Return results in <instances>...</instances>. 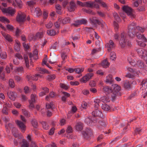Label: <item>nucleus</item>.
<instances>
[{
    "label": "nucleus",
    "instance_id": "1a4fd4ad",
    "mask_svg": "<svg viewBox=\"0 0 147 147\" xmlns=\"http://www.w3.org/2000/svg\"><path fill=\"white\" fill-rule=\"evenodd\" d=\"M96 122V120H92L91 117H88L85 119V122L87 125H95V123Z\"/></svg>",
    "mask_w": 147,
    "mask_h": 147
},
{
    "label": "nucleus",
    "instance_id": "4c0bfd02",
    "mask_svg": "<svg viewBox=\"0 0 147 147\" xmlns=\"http://www.w3.org/2000/svg\"><path fill=\"white\" fill-rule=\"evenodd\" d=\"M94 102L95 103L94 104L95 110L96 109H98V108L99 106V104L100 102V100L99 99H96L94 100Z\"/></svg>",
    "mask_w": 147,
    "mask_h": 147
},
{
    "label": "nucleus",
    "instance_id": "f8f14e48",
    "mask_svg": "<svg viewBox=\"0 0 147 147\" xmlns=\"http://www.w3.org/2000/svg\"><path fill=\"white\" fill-rule=\"evenodd\" d=\"M105 46L108 49V50L110 51L111 50L115 47V44L113 42L112 40H110L108 43H107L105 45Z\"/></svg>",
    "mask_w": 147,
    "mask_h": 147
},
{
    "label": "nucleus",
    "instance_id": "338daca9",
    "mask_svg": "<svg viewBox=\"0 0 147 147\" xmlns=\"http://www.w3.org/2000/svg\"><path fill=\"white\" fill-rule=\"evenodd\" d=\"M124 86L125 89H129L131 88L130 84L128 82L125 83L124 84Z\"/></svg>",
    "mask_w": 147,
    "mask_h": 147
},
{
    "label": "nucleus",
    "instance_id": "393cba45",
    "mask_svg": "<svg viewBox=\"0 0 147 147\" xmlns=\"http://www.w3.org/2000/svg\"><path fill=\"white\" fill-rule=\"evenodd\" d=\"M61 56L63 60L62 63H64L65 62V60L67 59V55L66 53L63 51H62L61 52Z\"/></svg>",
    "mask_w": 147,
    "mask_h": 147
},
{
    "label": "nucleus",
    "instance_id": "8fccbe9b",
    "mask_svg": "<svg viewBox=\"0 0 147 147\" xmlns=\"http://www.w3.org/2000/svg\"><path fill=\"white\" fill-rule=\"evenodd\" d=\"M42 124L44 129L46 130L48 129H49V125L45 121H42Z\"/></svg>",
    "mask_w": 147,
    "mask_h": 147
},
{
    "label": "nucleus",
    "instance_id": "0e129e2a",
    "mask_svg": "<svg viewBox=\"0 0 147 147\" xmlns=\"http://www.w3.org/2000/svg\"><path fill=\"white\" fill-rule=\"evenodd\" d=\"M121 89L120 87L118 86H116L113 89V91L115 92H117V93L118 92H119Z\"/></svg>",
    "mask_w": 147,
    "mask_h": 147
},
{
    "label": "nucleus",
    "instance_id": "052dcab7",
    "mask_svg": "<svg viewBox=\"0 0 147 147\" xmlns=\"http://www.w3.org/2000/svg\"><path fill=\"white\" fill-rule=\"evenodd\" d=\"M3 69V67H0V76L2 79H3L4 77L5 76V74L4 73H2V71Z\"/></svg>",
    "mask_w": 147,
    "mask_h": 147
},
{
    "label": "nucleus",
    "instance_id": "c03bdc74",
    "mask_svg": "<svg viewBox=\"0 0 147 147\" xmlns=\"http://www.w3.org/2000/svg\"><path fill=\"white\" fill-rule=\"evenodd\" d=\"M99 123L103 127H105L107 125V122L106 120L99 121Z\"/></svg>",
    "mask_w": 147,
    "mask_h": 147
},
{
    "label": "nucleus",
    "instance_id": "39448f33",
    "mask_svg": "<svg viewBox=\"0 0 147 147\" xmlns=\"http://www.w3.org/2000/svg\"><path fill=\"white\" fill-rule=\"evenodd\" d=\"M26 15L23 12H19L16 17L17 21L20 22H23L26 20Z\"/></svg>",
    "mask_w": 147,
    "mask_h": 147
},
{
    "label": "nucleus",
    "instance_id": "f03ea898",
    "mask_svg": "<svg viewBox=\"0 0 147 147\" xmlns=\"http://www.w3.org/2000/svg\"><path fill=\"white\" fill-rule=\"evenodd\" d=\"M137 27L135 23L132 22L128 26V35L131 38H133L135 36L136 30Z\"/></svg>",
    "mask_w": 147,
    "mask_h": 147
},
{
    "label": "nucleus",
    "instance_id": "cd10ccee",
    "mask_svg": "<svg viewBox=\"0 0 147 147\" xmlns=\"http://www.w3.org/2000/svg\"><path fill=\"white\" fill-rule=\"evenodd\" d=\"M36 2L35 1L31 0L28 1L27 2V4L28 6L31 8V9H33L32 8L34 5L36 4Z\"/></svg>",
    "mask_w": 147,
    "mask_h": 147
},
{
    "label": "nucleus",
    "instance_id": "423d86ee",
    "mask_svg": "<svg viewBox=\"0 0 147 147\" xmlns=\"http://www.w3.org/2000/svg\"><path fill=\"white\" fill-rule=\"evenodd\" d=\"M1 10L4 13H8L9 15L13 16L15 13V9L11 7H9L7 8H3Z\"/></svg>",
    "mask_w": 147,
    "mask_h": 147
},
{
    "label": "nucleus",
    "instance_id": "de8ad7c7",
    "mask_svg": "<svg viewBox=\"0 0 147 147\" xmlns=\"http://www.w3.org/2000/svg\"><path fill=\"white\" fill-rule=\"evenodd\" d=\"M55 96V93L53 92H51L50 93L49 96H47L46 97L45 99L48 100L49 99V97L53 98Z\"/></svg>",
    "mask_w": 147,
    "mask_h": 147
},
{
    "label": "nucleus",
    "instance_id": "37998d69",
    "mask_svg": "<svg viewBox=\"0 0 147 147\" xmlns=\"http://www.w3.org/2000/svg\"><path fill=\"white\" fill-rule=\"evenodd\" d=\"M84 70V68H78L74 69V71H75L76 73L79 74L82 72H83Z\"/></svg>",
    "mask_w": 147,
    "mask_h": 147
},
{
    "label": "nucleus",
    "instance_id": "aec40b11",
    "mask_svg": "<svg viewBox=\"0 0 147 147\" xmlns=\"http://www.w3.org/2000/svg\"><path fill=\"white\" fill-rule=\"evenodd\" d=\"M104 92L106 94L111 93L113 91V89L108 86L104 87L103 88Z\"/></svg>",
    "mask_w": 147,
    "mask_h": 147
},
{
    "label": "nucleus",
    "instance_id": "c85d7f7f",
    "mask_svg": "<svg viewBox=\"0 0 147 147\" xmlns=\"http://www.w3.org/2000/svg\"><path fill=\"white\" fill-rule=\"evenodd\" d=\"M76 129L78 131H80L82 130L83 129V125L81 122L78 123L76 125Z\"/></svg>",
    "mask_w": 147,
    "mask_h": 147
},
{
    "label": "nucleus",
    "instance_id": "58836bf2",
    "mask_svg": "<svg viewBox=\"0 0 147 147\" xmlns=\"http://www.w3.org/2000/svg\"><path fill=\"white\" fill-rule=\"evenodd\" d=\"M24 59L26 67L27 68H28L29 67V65L28 56L26 55H24Z\"/></svg>",
    "mask_w": 147,
    "mask_h": 147
},
{
    "label": "nucleus",
    "instance_id": "4d7b16f0",
    "mask_svg": "<svg viewBox=\"0 0 147 147\" xmlns=\"http://www.w3.org/2000/svg\"><path fill=\"white\" fill-rule=\"evenodd\" d=\"M22 111L23 114L27 117L30 116V114L25 109H22Z\"/></svg>",
    "mask_w": 147,
    "mask_h": 147
},
{
    "label": "nucleus",
    "instance_id": "774afa93",
    "mask_svg": "<svg viewBox=\"0 0 147 147\" xmlns=\"http://www.w3.org/2000/svg\"><path fill=\"white\" fill-rule=\"evenodd\" d=\"M38 54V52L36 49L33 52V57L35 59L37 58V55Z\"/></svg>",
    "mask_w": 147,
    "mask_h": 147
},
{
    "label": "nucleus",
    "instance_id": "9d476101",
    "mask_svg": "<svg viewBox=\"0 0 147 147\" xmlns=\"http://www.w3.org/2000/svg\"><path fill=\"white\" fill-rule=\"evenodd\" d=\"M93 75V74L92 73L87 74L81 79V82L83 83H86L89 79H90Z\"/></svg>",
    "mask_w": 147,
    "mask_h": 147
},
{
    "label": "nucleus",
    "instance_id": "412c9836",
    "mask_svg": "<svg viewBox=\"0 0 147 147\" xmlns=\"http://www.w3.org/2000/svg\"><path fill=\"white\" fill-rule=\"evenodd\" d=\"M133 57L132 58L131 57H128L127 60L129 64L133 66H135L136 65V62L134 61L133 59Z\"/></svg>",
    "mask_w": 147,
    "mask_h": 147
},
{
    "label": "nucleus",
    "instance_id": "c9c22d12",
    "mask_svg": "<svg viewBox=\"0 0 147 147\" xmlns=\"http://www.w3.org/2000/svg\"><path fill=\"white\" fill-rule=\"evenodd\" d=\"M37 98V96L36 94H32L31 95V100L29 101L32 102H35Z\"/></svg>",
    "mask_w": 147,
    "mask_h": 147
},
{
    "label": "nucleus",
    "instance_id": "13d9d810",
    "mask_svg": "<svg viewBox=\"0 0 147 147\" xmlns=\"http://www.w3.org/2000/svg\"><path fill=\"white\" fill-rule=\"evenodd\" d=\"M0 56L2 59H5L7 57V55L6 52H2L0 53Z\"/></svg>",
    "mask_w": 147,
    "mask_h": 147
},
{
    "label": "nucleus",
    "instance_id": "f704fd0d",
    "mask_svg": "<svg viewBox=\"0 0 147 147\" xmlns=\"http://www.w3.org/2000/svg\"><path fill=\"white\" fill-rule=\"evenodd\" d=\"M62 19L59 18L57 20L55 23L54 25L55 27L58 28L59 27L60 25L62 23L61 22Z\"/></svg>",
    "mask_w": 147,
    "mask_h": 147
},
{
    "label": "nucleus",
    "instance_id": "e433bc0d",
    "mask_svg": "<svg viewBox=\"0 0 147 147\" xmlns=\"http://www.w3.org/2000/svg\"><path fill=\"white\" fill-rule=\"evenodd\" d=\"M55 78L56 76L54 74L49 75L47 77V80L49 81L53 80L55 79Z\"/></svg>",
    "mask_w": 147,
    "mask_h": 147
},
{
    "label": "nucleus",
    "instance_id": "7c9ffc66",
    "mask_svg": "<svg viewBox=\"0 0 147 147\" xmlns=\"http://www.w3.org/2000/svg\"><path fill=\"white\" fill-rule=\"evenodd\" d=\"M42 33L41 32H38L35 36H33L32 39L34 40L38 39L42 37Z\"/></svg>",
    "mask_w": 147,
    "mask_h": 147
},
{
    "label": "nucleus",
    "instance_id": "20e7f679",
    "mask_svg": "<svg viewBox=\"0 0 147 147\" xmlns=\"http://www.w3.org/2000/svg\"><path fill=\"white\" fill-rule=\"evenodd\" d=\"M90 20L91 23L92 24H98L99 25H101L102 28H104L106 26L105 22L102 20H99L97 19L96 17L90 18Z\"/></svg>",
    "mask_w": 147,
    "mask_h": 147
},
{
    "label": "nucleus",
    "instance_id": "69168bd1",
    "mask_svg": "<svg viewBox=\"0 0 147 147\" xmlns=\"http://www.w3.org/2000/svg\"><path fill=\"white\" fill-rule=\"evenodd\" d=\"M84 11L86 12V13L89 14L94 15L95 14V13H94V12H93L90 9H84Z\"/></svg>",
    "mask_w": 147,
    "mask_h": 147
},
{
    "label": "nucleus",
    "instance_id": "2eb2a0df",
    "mask_svg": "<svg viewBox=\"0 0 147 147\" xmlns=\"http://www.w3.org/2000/svg\"><path fill=\"white\" fill-rule=\"evenodd\" d=\"M92 115L94 117H102L103 116L102 114V112L98 109H96L92 113Z\"/></svg>",
    "mask_w": 147,
    "mask_h": 147
},
{
    "label": "nucleus",
    "instance_id": "0eeeda50",
    "mask_svg": "<svg viewBox=\"0 0 147 147\" xmlns=\"http://www.w3.org/2000/svg\"><path fill=\"white\" fill-rule=\"evenodd\" d=\"M82 134L84 137L86 139H88L92 135V130L88 128H86L85 131H82Z\"/></svg>",
    "mask_w": 147,
    "mask_h": 147
},
{
    "label": "nucleus",
    "instance_id": "6ab92c4d",
    "mask_svg": "<svg viewBox=\"0 0 147 147\" xmlns=\"http://www.w3.org/2000/svg\"><path fill=\"white\" fill-rule=\"evenodd\" d=\"M76 7V5L74 1H71L70 2V5L68 7V9L70 11H72L74 10Z\"/></svg>",
    "mask_w": 147,
    "mask_h": 147
},
{
    "label": "nucleus",
    "instance_id": "a18cd8bd",
    "mask_svg": "<svg viewBox=\"0 0 147 147\" xmlns=\"http://www.w3.org/2000/svg\"><path fill=\"white\" fill-rule=\"evenodd\" d=\"M113 16L114 17L115 20L117 22L120 21L121 20L120 17L118 16L117 14L115 12L113 13Z\"/></svg>",
    "mask_w": 147,
    "mask_h": 147
},
{
    "label": "nucleus",
    "instance_id": "bb28decb",
    "mask_svg": "<svg viewBox=\"0 0 147 147\" xmlns=\"http://www.w3.org/2000/svg\"><path fill=\"white\" fill-rule=\"evenodd\" d=\"M109 65V63L108 62L106 59L103 60L102 63V65L104 68H107L108 67Z\"/></svg>",
    "mask_w": 147,
    "mask_h": 147
},
{
    "label": "nucleus",
    "instance_id": "79ce46f5",
    "mask_svg": "<svg viewBox=\"0 0 147 147\" xmlns=\"http://www.w3.org/2000/svg\"><path fill=\"white\" fill-rule=\"evenodd\" d=\"M117 92H115L113 91L110 94L112 97V101L114 100L116 98L117 96Z\"/></svg>",
    "mask_w": 147,
    "mask_h": 147
},
{
    "label": "nucleus",
    "instance_id": "603ef678",
    "mask_svg": "<svg viewBox=\"0 0 147 147\" xmlns=\"http://www.w3.org/2000/svg\"><path fill=\"white\" fill-rule=\"evenodd\" d=\"M100 51V48H98L97 49H94L92 50L91 54L92 55H94L98 52Z\"/></svg>",
    "mask_w": 147,
    "mask_h": 147
},
{
    "label": "nucleus",
    "instance_id": "ddd939ff",
    "mask_svg": "<svg viewBox=\"0 0 147 147\" xmlns=\"http://www.w3.org/2000/svg\"><path fill=\"white\" fill-rule=\"evenodd\" d=\"M85 6L90 7H92L93 6L97 8L99 7L98 4H96V2L95 1L94 2H85Z\"/></svg>",
    "mask_w": 147,
    "mask_h": 147
},
{
    "label": "nucleus",
    "instance_id": "f3484780",
    "mask_svg": "<svg viewBox=\"0 0 147 147\" xmlns=\"http://www.w3.org/2000/svg\"><path fill=\"white\" fill-rule=\"evenodd\" d=\"M87 22V20L86 19H82L76 21L75 22V23L74 24V25L76 26L79 25L85 24H86Z\"/></svg>",
    "mask_w": 147,
    "mask_h": 147
},
{
    "label": "nucleus",
    "instance_id": "a878e982",
    "mask_svg": "<svg viewBox=\"0 0 147 147\" xmlns=\"http://www.w3.org/2000/svg\"><path fill=\"white\" fill-rule=\"evenodd\" d=\"M101 100L104 103L109 102L110 101V99L108 96L102 97L100 98Z\"/></svg>",
    "mask_w": 147,
    "mask_h": 147
},
{
    "label": "nucleus",
    "instance_id": "473e14b6",
    "mask_svg": "<svg viewBox=\"0 0 147 147\" xmlns=\"http://www.w3.org/2000/svg\"><path fill=\"white\" fill-rule=\"evenodd\" d=\"M102 109L105 111H108L110 110V106L106 104H102Z\"/></svg>",
    "mask_w": 147,
    "mask_h": 147
},
{
    "label": "nucleus",
    "instance_id": "3c124183",
    "mask_svg": "<svg viewBox=\"0 0 147 147\" xmlns=\"http://www.w3.org/2000/svg\"><path fill=\"white\" fill-rule=\"evenodd\" d=\"M14 49L17 51H19L20 50V44L16 41V43L14 45Z\"/></svg>",
    "mask_w": 147,
    "mask_h": 147
},
{
    "label": "nucleus",
    "instance_id": "6e6552de",
    "mask_svg": "<svg viewBox=\"0 0 147 147\" xmlns=\"http://www.w3.org/2000/svg\"><path fill=\"white\" fill-rule=\"evenodd\" d=\"M136 51L139 55L142 58L147 56V51L142 48H139L136 49Z\"/></svg>",
    "mask_w": 147,
    "mask_h": 147
},
{
    "label": "nucleus",
    "instance_id": "4be33fe9",
    "mask_svg": "<svg viewBox=\"0 0 147 147\" xmlns=\"http://www.w3.org/2000/svg\"><path fill=\"white\" fill-rule=\"evenodd\" d=\"M9 97L11 100H14L16 98L15 93L9 91L7 93Z\"/></svg>",
    "mask_w": 147,
    "mask_h": 147
},
{
    "label": "nucleus",
    "instance_id": "c756f323",
    "mask_svg": "<svg viewBox=\"0 0 147 147\" xmlns=\"http://www.w3.org/2000/svg\"><path fill=\"white\" fill-rule=\"evenodd\" d=\"M95 1L96 2L97 4L98 5V4H101V5L103 7H107V5L106 4L102 2L101 0H95Z\"/></svg>",
    "mask_w": 147,
    "mask_h": 147
},
{
    "label": "nucleus",
    "instance_id": "4468645a",
    "mask_svg": "<svg viewBox=\"0 0 147 147\" xmlns=\"http://www.w3.org/2000/svg\"><path fill=\"white\" fill-rule=\"evenodd\" d=\"M142 86L141 88V90L143 91V92H145L147 88V78L144 79L141 82Z\"/></svg>",
    "mask_w": 147,
    "mask_h": 147
},
{
    "label": "nucleus",
    "instance_id": "9b49d317",
    "mask_svg": "<svg viewBox=\"0 0 147 147\" xmlns=\"http://www.w3.org/2000/svg\"><path fill=\"white\" fill-rule=\"evenodd\" d=\"M16 122L22 131L23 133L24 132L26 127L22 121L18 120H17Z\"/></svg>",
    "mask_w": 147,
    "mask_h": 147
},
{
    "label": "nucleus",
    "instance_id": "09e8293b",
    "mask_svg": "<svg viewBox=\"0 0 147 147\" xmlns=\"http://www.w3.org/2000/svg\"><path fill=\"white\" fill-rule=\"evenodd\" d=\"M110 59L112 60H114L116 58L115 54L114 52H111L110 53Z\"/></svg>",
    "mask_w": 147,
    "mask_h": 147
},
{
    "label": "nucleus",
    "instance_id": "680f3d73",
    "mask_svg": "<svg viewBox=\"0 0 147 147\" xmlns=\"http://www.w3.org/2000/svg\"><path fill=\"white\" fill-rule=\"evenodd\" d=\"M66 131L67 133L70 134L72 132V127L70 126H68L66 130Z\"/></svg>",
    "mask_w": 147,
    "mask_h": 147
},
{
    "label": "nucleus",
    "instance_id": "f257e3e1",
    "mask_svg": "<svg viewBox=\"0 0 147 147\" xmlns=\"http://www.w3.org/2000/svg\"><path fill=\"white\" fill-rule=\"evenodd\" d=\"M125 38L126 34L124 32H122L120 36L117 33L115 34L114 35V38L115 39L118 40L119 38H120L119 44L121 47L123 48L126 45L131 46V45L130 42L128 40L125 39Z\"/></svg>",
    "mask_w": 147,
    "mask_h": 147
},
{
    "label": "nucleus",
    "instance_id": "b1692460",
    "mask_svg": "<svg viewBox=\"0 0 147 147\" xmlns=\"http://www.w3.org/2000/svg\"><path fill=\"white\" fill-rule=\"evenodd\" d=\"M47 34L49 36H53L55 35L57 33L54 29H50L47 30Z\"/></svg>",
    "mask_w": 147,
    "mask_h": 147
},
{
    "label": "nucleus",
    "instance_id": "5701e85b",
    "mask_svg": "<svg viewBox=\"0 0 147 147\" xmlns=\"http://www.w3.org/2000/svg\"><path fill=\"white\" fill-rule=\"evenodd\" d=\"M105 82L107 83L111 84L113 81V76L111 75H109L107 76Z\"/></svg>",
    "mask_w": 147,
    "mask_h": 147
},
{
    "label": "nucleus",
    "instance_id": "72a5a7b5",
    "mask_svg": "<svg viewBox=\"0 0 147 147\" xmlns=\"http://www.w3.org/2000/svg\"><path fill=\"white\" fill-rule=\"evenodd\" d=\"M3 36L9 42H11L12 41V39L11 36L8 34H3Z\"/></svg>",
    "mask_w": 147,
    "mask_h": 147
},
{
    "label": "nucleus",
    "instance_id": "7ed1b4c3",
    "mask_svg": "<svg viewBox=\"0 0 147 147\" xmlns=\"http://www.w3.org/2000/svg\"><path fill=\"white\" fill-rule=\"evenodd\" d=\"M122 9L131 19L135 17V12L131 8L127 6H124L122 7Z\"/></svg>",
    "mask_w": 147,
    "mask_h": 147
},
{
    "label": "nucleus",
    "instance_id": "a19ab883",
    "mask_svg": "<svg viewBox=\"0 0 147 147\" xmlns=\"http://www.w3.org/2000/svg\"><path fill=\"white\" fill-rule=\"evenodd\" d=\"M70 22V19L69 17L65 18L62 19L61 22L63 24H65L69 23Z\"/></svg>",
    "mask_w": 147,
    "mask_h": 147
},
{
    "label": "nucleus",
    "instance_id": "5fc2aeb1",
    "mask_svg": "<svg viewBox=\"0 0 147 147\" xmlns=\"http://www.w3.org/2000/svg\"><path fill=\"white\" fill-rule=\"evenodd\" d=\"M9 84L10 87L12 88H13L15 86V84L13 80L11 79L9 80Z\"/></svg>",
    "mask_w": 147,
    "mask_h": 147
},
{
    "label": "nucleus",
    "instance_id": "a211bd4d",
    "mask_svg": "<svg viewBox=\"0 0 147 147\" xmlns=\"http://www.w3.org/2000/svg\"><path fill=\"white\" fill-rule=\"evenodd\" d=\"M31 11L32 12L35 13L36 14V16L38 17L40 16L42 14V12L40 9L38 7L35 8L34 10V9H30Z\"/></svg>",
    "mask_w": 147,
    "mask_h": 147
},
{
    "label": "nucleus",
    "instance_id": "dca6fc26",
    "mask_svg": "<svg viewBox=\"0 0 147 147\" xmlns=\"http://www.w3.org/2000/svg\"><path fill=\"white\" fill-rule=\"evenodd\" d=\"M136 65L140 69H144L146 70L147 69V66L146 65H144L143 63L141 60H138L137 61H136Z\"/></svg>",
    "mask_w": 147,
    "mask_h": 147
},
{
    "label": "nucleus",
    "instance_id": "6e6d98bb",
    "mask_svg": "<svg viewBox=\"0 0 147 147\" xmlns=\"http://www.w3.org/2000/svg\"><path fill=\"white\" fill-rule=\"evenodd\" d=\"M39 77H41L40 75L39 74H36L35 76L31 77V78L35 80H37Z\"/></svg>",
    "mask_w": 147,
    "mask_h": 147
},
{
    "label": "nucleus",
    "instance_id": "ea45409f",
    "mask_svg": "<svg viewBox=\"0 0 147 147\" xmlns=\"http://www.w3.org/2000/svg\"><path fill=\"white\" fill-rule=\"evenodd\" d=\"M0 21L6 23H9V20L4 17H0Z\"/></svg>",
    "mask_w": 147,
    "mask_h": 147
},
{
    "label": "nucleus",
    "instance_id": "2f4dec72",
    "mask_svg": "<svg viewBox=\"0 0 147 147\" xmlns=\"http://www.w3.org/2000/svg\"><path fill=\"white\" fill-rule=\"evenodd\" d=\"M36 70L37 71H40V73L44 74L45 73H48L49 71L44 68H42L41 67H38L36 68Z\"/></svg>",
    "mask_w": 147,
    "mask_h": 147
},
{
    "label": "nucleus",
    "instance_id": "49530a36",
    "mask_svg": "<svg viewBox=\"0 0 147 147\" xmlns=\"http://www.w3.org/2000/svg\"><path fill=\"white\" fill-rule=\"evenodd\" d=\"M138 31L139 32H140L142 33H143L144 32V28L139 26H137L136 28V32Z\"/></svg>",
    "mask_w": 147,
    "mask_h": 147
},
{
    "label": "nucleus",
    "instance_id": "bf43d9fd",
    "mask_svg": "<svg viewBox=\"0 0 147 147\" xmlns=\"http://www.w3.org/2000/svg\"><path fill=\"white\" fill-rule=\"evenodd\" d=\"M31 123L32 126L34 127H36L38 123L36 120L35 119H33L32 120Z\"/></svg>",
    "mask_w": 147,
    "mask_h": 147
},
{
    "label": "nucleus",
    "instance_id": "864d4df0",
    "mask_svg": "<svg viewBox=\"0 0 147 147\" xmlns=\"http://www.w3.org/2000/svg\"><path fill=\"white\" fill-rule=\"evenodd\" d=\"M60 86L61 88L64 89L65 90H67L69 87V86L63 83H60Z\"/></svg>",
    "mask_w": 147,
    "mask_h": 147
},
{
    "label": "nucleus",
    "instance_id": "e2e57ef3",
    "mask_svg": "<svg viewBox=\"0 0 147 147\" xmlns=\"http://www.w3.org/2000/svg\"><path fill=\"white\" fill-rule=\"evenodd\" d=\"M53 26V24L51 22H49L47 24H45V26L47 28H51Z\"/></svg>",
    "mask_w": 147,
    "mask_h": 147
}]
</instances>
